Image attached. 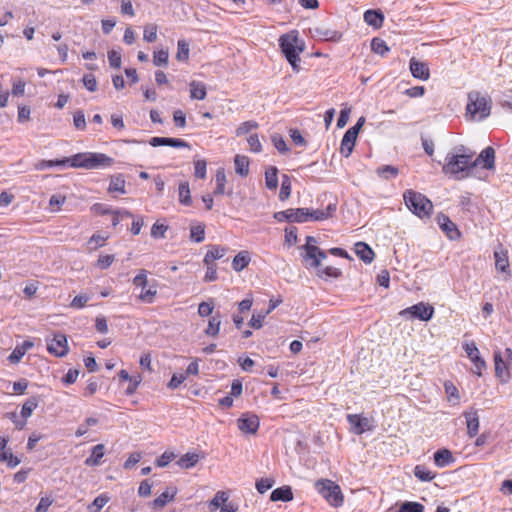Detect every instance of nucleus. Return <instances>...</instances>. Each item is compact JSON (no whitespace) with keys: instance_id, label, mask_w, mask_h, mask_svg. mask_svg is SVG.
<instances>
[{"instance_id":"nucleus-59","label":"nucleus","mask_w":512,"mask_h":512,"mask_svg":"<svg viewBox=\"0 0 512 512\" xmlns=\"http://www.w3.org/2000/svg\"><path fill=\"white\" fill-rule=\"evenodd\" d=\"M274 485V480L271 478H261L256 482V489L260 494H264Z\"/></svg>"},{"instance_id":"nucleus-18","label":"nucleus","mask_w":512,"mask_h":512,"mask_svg":"<svg viewBox=\"0 0 512 512\" xmlns=\"http://www.w3.org/2000/svg\"><path fill=\"white\" fill-rule=\"evenodd\" d=\"M466 419L467 434L470 438L475 437L479 431V416L477 410L471 408L463 413Z\"/></svg>"},{"instance_id":"nucleus-17","label":"nucleus","mask_w":512,"mask_h":512,"mask_svg":"<svg viewBox=\"0 0 512 512\" xmlns=\"http://www.w3.org/2000/svg\"><path fill=\"white\" fill-rule=\"evenodd\" d=\"M347 421L351 425L352 431L357 435H361L370 429L369 420L358 414H348Z\"/></svg>"},{"instance_id":"nucleus-9","label":"nucleus","mask_w":512,"mask_h":512,"mask_svg":"<svg viewBox=\"0 0 512 512\" xmlns=\"http://www.w3.org/2000/svg\"><path fill=\"white\" fill-rule=\"evenodd\" d=\"M274 219L278 222H307V208H290L284 211L275 212Z\"/></svg>"},{"instance_id":"nucleus-35","label":"nucleus","mask_w":512,"mask_h":512,"mask_svg":"<svg viewBox=\"0 0 512 512\" xmlns=\"http://www.w3.org/2000/svg\"><path fill=\"white\" fill-rule=\"evenodd\" d=\"M265 185L269 190H275L278 186V169L270 166L265 171Z\"/></svg>"},{"instance_id":"nucleus-58","label":"nucleus","mask_w":512,"mask_h":512,"mask_svg":"<svg viewBox=\"0 0 512 512\" xmlns=\"http://www.w3.org/2000/svg\"><path fill=\"white\" fill-rule=\"evenodd\" d=\"M109 501V497L106 495L97 496L89 507L92 512H99Z\"/></svg>"},{"instance_id":"nucleus-13","label":"nucleus","mask_w":512,"mask_h":512,"mask_svg":"<svg viewBox=\"0 0 512 512\" xmlns=\"http://www.w3.org/2000/svg\"><path fill=\"white\" fill-rule=\"evenodd\" d=\"M471 166L474 169L478 166L487 170H493L495 168V150L493 147L488 146L481 151L475 160H472Z\"/></svg>"},{"instance_id":"nucleus-8","label":"nucleus","mask_w":512,"mask_h":512,"mask_svg":"<svg viewBox=\"0 0 512 512\" xmlns=\"http://www.w3.org/2000/svg\"><path fill=\"white\" fill-rule=\"evenodd\" d=\"M399 315L406 319H418L421 321H429L434 315V307L429 303L419 302L400 311Z\"/></svg>"},{"instance_id":"nucleus-50","label":"nucleus","mask_w":512,"mask_h":512,"mask_svg":"<svg viewBox=\"0 0 512 512\" xmlns=\"http://www.w3.org/2000/svg\"><path fill=\"white\" fill-rule=\"evenodd\" d=\"M445 392L448 395V401L453 404H458L460 400V395L456 386L451 382H446L444 384Z\"/></svg>"},{"instance_id":"nucleus-64","label":"nucleus","mask_w":512,"mask_h":512,"mask_svg":"<svg viewBox=\"0 0 512 512\" xmlns=\"http://www.w3.org/2000/svg\"><path fill=\"white\" fill-rule=\"evenodd\" d=\"M206 161L205 160H197L194 162L195 168V177L199 179H204L206 177Z\"/></svg>"},{"instance_id":"nucleus-33","label":"nucleus","mask_w":512,"mask_h":512,"mask_svg":"<svg viewBox=\"0 0 512 512\" xmlns=\"http://www.w3.org/2000/svg\"><path fill=\"white\" fill-rule=\"evenodd\" d=\"M125 179L122 174H117L111 177L108 191L110 193L118 192L121 194H125Z\"/></svg>"},{"instance_id":"nucleus-19","label":"nucleus","mask_w":512,"mask_h":512,"mask_svg":"<svg viewBox=\"0 0 512 512\" xmlns=\"http://www.w3.org/2000/svg\"><path fill=\"white\" fill-rule=\"evenodd\" d=\"M337 206L335 203H330L325 210L322 209H309L307 208V221H322L326 220L335 213Z\"/></svg>"},{"instance_id":"nucleus-7","label":"nucleus","mask_w":512,"mask_h":512,"mask_svg":"<svg viewBox=\"0 0 512 512\" xmlns=\"http://www.w3.org/2000/svg\"><path fill=\"white\" fill-rule=\"evenodd\" d=\"M316 242L315 237L307 236L306 244L303 246V249L305 250L304 260L308 266L313 268H319L321 266V261L327 258L326 252L316 246Z\"/></svg>"},{"instance_id":"nucleus-37","label":"nucleus","mask_w":512,"mask_h":512,"mask_svg":"<svg viewBox=\"0 0 512 512\" xmlns=\"http://www.w3.org/2000/svg\"><path fill=\"white\" fill-rule=\"evenodd\" d=\"M177 493L176 488L169 487L163 493H161L155 500L153 501V505L155 507H163L169 501L173 500Z\"/></svg>"},{"instance_id":"nucleus-28","label":"nucleus","mask_w":512,"mask_h":512,"mask_svg":"<svg viewBox=\"0 0 512 512\" xmlns=\"http://www.w3.org/2000/svg\"><path fill=\"white\" fill-rule=\"evenodd\" d=\"M104 445L103 444H97L91 449V454L88 458L85 460V465L94 467L99 466L101 464V460L104 456Z\"/></svg>"},{"instance_id":"nucleus-45","label":"nucleus","mask_w":512,"mask_h":512,"mask_svg":"<svg viewBox=\"0 0 512 512\" xmlns=\"http://www.w3.org/2000/svg\"><path fill=\"white\" fill-rule=\"evenodd\" d=\"M38 406V398L33 396L28 398L22 405L21 416L26 419L31 416L32 412Z\"/></svg>"},{"instance_id":"nucleus-11","label":"nucleus","mask_w":512,"mask_h":512,"mask_svg":"<svg viewBox=\"0 0 512 512\" xmlns=\"http://www.w3.org/2000/svg\"><path fill=\"white\" fill-rule=\"evenodd\" d=\"M47 350L56 357H63L68 353L67 338L62 333H56L51 339H46Z\"/></svg>"},{"instance_id":"nucleus-61","label":"nucleus","mask_w":512,"mask_h":512,"mask_svg":"<svg viewBox=\"0 0 512 512\" xmlns=\"http://www.w3.org/2000/svg\"><path fill=\"white\" fill-rule=\"evenodd\" d=\"M82 82L88 91L94 92L97 90V80L93 74H85Z\"/></svg>"},{"instance_id":"nucleus-34","label":"nucleus","mask_w":512,"mask_h":512,"mask_svg":"<svg viewBox=\"0 0 512 512\" xmlns=\"http://www.w3.org/2000/svg\"><path fill=\"white\" fill-rule=\"evenodd\" d=\"M235 172L241 177L249 173V159L246 156L236 155L234 158Z\"/></svg>"},{"instance_id":"nucleus-60","label":"nucleus","mask_w":512,"mask_h":512,"mask_svg":"<svg viewBox=\"0 0 512 512\" xmlns=\"http://www.w3.org/2000/svg\"><path fill=\"white\" fill-rule=\"evenodd\" d=\"M108 61L112 68L119 69L121 67V53L116 50L108 51Z\"/></svg>"},{"instance_id":"nucleus-63","label":"nucleus","mask_w":512,"mask_h":512,"mask_svg":"<svg viewBox=\"0 0 512 512\" xmlns=\"http://www.w3.org/2000/svg\"><path fill=\"white\" fill-rule=\"evenodd\" d=\"M289 135L295 145L303 147L307 145V141L298 129H290Z\"/></svg>"},{"instance_id":"nucleus-57","label":"nucleus","mask_w":512,"mask_h":512,"mask_svg":"<svg viewBox=\"0 0 512 512\" xmlns=\"http://www.w3.org/2000/svg\"><path fill=\"white\" fill-rule=\"evenodd\" d=\"M258 128V123L256 121L250 120L245 121L240 124V126L236 130V135L241 136L249 133L251 130Z\"/></svg>"},{"instance_id":"nucleus-55","label":"nucleus","mask_w":512,"mask_h":512,"mask_svg":"<svg viewBox=\"0 0 512 512\" xmlns=\"http://www.w3.org/2000/svg\"><path fill=\"white\" fill-rule=\"evenodd\" d=\"M143 39L148 43H152L157 39V26L155 24L145 26Z\"/></svg>"},{"instance_id":"nucleus-4","label":"nucleus","mask_w":512,"mask_h":512,"mask_svg":"<svg viewBox=\"0 0 512 512\" xmlns=\"http://www.w3.org/2000/svg\"><path fill=\"white\" fill-rule=\"evenodd\" d=\"M445 160L446 163L442 167L444 173L452 174L457 179H463L473 174L472 155L464 153L448 154Z\"/></svg>"},{"instance_id":"nucleus-44","label":"nucleus","mask_w":512,"mask_h":512,"mask_svg":"<svg viewBox=\"0 0 512 512\" xmlns=\"http://www.w3.org/2000/svg\"><path fill=\"white\" fill-rule=\"evenodd\" d=\"M291 190H292L291 179L288 175L283 174L281 188H280V192H279V199L281 201L287 200L291 195Z\"/></svg>"},{"instance_id":"nucleus-41","label":"nucleus","mask_w":512,"mask_h":512,"mask_svg":"<svg viewBox=\"0 0 512 512\" xmlns=\"http://www.w3.org/2000/svg\"><path fill=\"white\" fill-rule=\"evenodd\" d=\"M414 475L416 478H418L420 481L428 482L435 478V473L430 471L426 466L424 465H416L414 468Z\"/></svg>"},{"instance_id":"nucleus-10","label":"nucleus","mask_w":512,"mask_h":512,"mask_svg":"<svg viewBox=\"0 0 512 512\" xmlns=\"http://www.w3.org/2000/svg\"><path fill=\"white\" fill-rule=\"evenodd\" d=\"M463 349L467 354V357L473 362L474 368L473 373L478 376L482 375V370L486 368L485 360L480 356L479 349L475 342H468L463 344Z\"/></svg>"},{"instance_id":"nucleus-12","label":"nucleus","mask_w":512,"mask_h":512,"mask_svg":"<svg viewBox=\"0 0 512 512\" xmlns=\"http://www.w3.org/2000/svg\"><path fill=\"white\" fill-rule=\"evenodd\" d=\"M260 421L257 415L243 413L237 420L238 429L247 434H255L259 429Z\"/></svg>"},{"instance_id":"nucleus-40","label":"nucleus","mask_w":512,"mask_h":512,"mask_svg":"<svg viewBox=\"0 0 512 512\" xmlns=\"http://www.w3.org/2000/svg\"><path fill=\"white\" fill-rule=\"evenodd\" d=\"M199 461V456L196 453H186L178 461L177 464L180 468L189 469L194 467Z\"/></svg>"},{"instance_id":"nucleus-25","label":"nucleus","mask_w":512,"mask_h":512,"mask_svg":"<svg viewBox=\"0 0 512 512\" xmlns=\"http://www.w3.org/2000/svg\"><path fill=\"white\" fill-rule=\"evenodd\" d=\"M355 253L366 264H370L375 256L374 251L365 242L355 244Z\"/></svg>"},{"instance_id":"nucleus-62","label":"nucleus","mask_w":512,"mask_h":512,"mask_svg":"<svg viewBox=\"0 0 512 512\" xmlns=\"http://www.w3.org/2000/svg\"><path fill=\"white\" fill-rule=\"evenodd\" d=\"M133 284L136 287H141L142 289L146 288L148 285L147 271L144 269L140 270V272L134 277Z\"/></svg>"},{"instance_id":"nucleus-29","label":"nucleus","mask_w":512,"mask_h":512,"mask_svg":"<svg viewBox=\"0 0 512 512\" xmlns=\"http://www.w3.org/2000/svg\"><path fill=\"white\" fill-rule=\"evenodd\" d=\"M227 248L220 246V245H213L211 248L207 251L205 257H204V263L206 265L213 264L215 260L221 259L225 256L227 252Z\"/></svg>"},{"instance_id":"nucleus-56","label":"nucleus","mask_w":512,"mask_h":512,"mask_svg":"<svg viewBox=\"0 0 512 512\" xmlns=\"http://www.w3.org/2000/svg\"><path fill=\"white\" fill-rule=\"evenodd\" d=\"M156 294H157V289L154 285H152V286H149L148 289H145V288L142 289V291L139 295V299L145 303H152L153 298L155 297Z\"/></svg>"},{"instance_id":"nucleus-26","label":"nucleus","mask_w":512,"mask_h":512,"mask_svg":"<svg viewBox=\"0 0 512 512\" xmlns=\"http://www.w3.org/2000/svg\"><path fill=\"white\" fill-rule=\"evenodd\" d=\"M293 499V492L290 486H282L274 489L270 494V500L273 502H288Z\"/></svg>"},{"instance_id":"nucleus-30","label":"nucleus","mask_w":512,"mask_h":512,"mask_svg":"<svg viewBox=\"0 0 512 512\" xmlns=\"http://www.w3.org/2000/svg\"><path fill=\"white\" fill-rule=\"evenodd\" d=\"M494 258H495V267L499 272L502 273H510L509 270V260L506 250L501 251H495L494 252Z\"/></svg>"},{"instance_id":"nucleus-5","label":"nucleus","mask_w":512,"mask_h":512,"mask_svg":"<svg viewBox=\"0 0 512 512\" xmlns=\"http://www.w3.org/2000/svg\"><path fill=\"white\" fill-rule=\"evenodd\" d=\"M403 199L407 208L419 218H429L433 212L432 202L420 192L406 190Z\"/></svg>"},{"instance_id":"nucleus-51","label":"nucleus","mask_w":512,"mask_h":512,"mask_svg":"<svg viewBox=\"0 0 512 512\" xmlns=\"http://www.w3.org/2000/svg\"><path fill=\"white\" fill-rule=\"evenodd\" d=\"M205 238L204 225H196L190 228V239L196 243H201Z\"/></svg>"},{"instance_id":"nucleus-14","label":"nucleus","mask_w":512,"mask_h":512,"mask_svg":"<svg viewBox=\"0 0 512 512\" xmlns=\"http://www.w3.org/2000/svg\"><path fill=\"white\" fill-rule=\"evenodd\" d=\"M493 356L496 377H498L502 383L508 382L511 377L509 365L504 361L503 355L499 350L494 351Z\"/></svg>"},{"instance_id":"nucleus-3","label":"nucleus","mask_w":512,"mask_h":512,"mask_svg":"<svg viewBox=\"0 0 512 512\" xmlns=\"http://www.w3.org/2000/svg\"><path fill=\"white\" fill-rule=\"evenodd\" d=\"M70 167L83 169L108 168L114 164V159L103 153L81 152L70 157Z\"/></svg>"},{"instance_id":"nucleus-1","label":"nucleus","mask_w":512,"mask_h":512,"mask_svg":"<svg viewBox=\"0 0 512 512\" xmlns=\"http://www.w3.org/2000/svg\"><path fill=\"white\" fill-rule=\"evenodd\" d=\"M492 99L487 94L472 90L467 94L465 117L470 121H483L491 114Z\"/></svg>"},{"instance_id":"nucleus-48","label":"nucleus","mask_w":512,"mask_h":512,"mask_svg":"<svg viewBox=\"0 0 512 512\" xmlns=\"http://www.w3.org/2000/svg\"><path fill=\"white\" fill-rule=\"evenodd\" d=\"M371 50L376 54L384 56L390 49L384 40L376 37L371 41Z\"/></svg>"},{"instance_id":"nucleus-47","label":"nucleus","mask_w":512,"mask_h":512,"mask_svg":"<svg viewBox=\"0 0 512 512\" xmlns=\"http://www.w3.org/2000/svg\"><path fill=\"white\" fill-rule=\"evenodd\" d=\"M169 52L168 50L161 49L154 51L153 64L158 67H166L168 65Z\"/></svg>"},{"instance_id":"nucleus-53","label":"nucleus","mask_w":512,"mask_h":512,"mask_svg":"<svg viewBox=\"0 0 512 512\" xmlns=\"http://www.w3.org/2000/svg\"><path fill=\"white\" fill-rule=\"evenodd\" d=\"M228 494L224 491H218L210 501V507L219 508L227 504Z\"/></svg>"},{"instance_id":"nucleus-32","label":"nucleus","mask_w":512,"mask_h":512,"mask_svg":"<svg viewBox=\"0 0 512 512\" xmlns=\"http://www.w3.org/2000/svg\"><path fill=\"white\" fill-rule=\"evenodd\" d=\"M316 35L322 39L327 41H338L341 38V33L336 30L325 28V27H316L315 29Z\"/></svg>"},{"instance_id":"nucleus-27","label":"nucleus","mask_w":512,"mask_h":512,"mask_svg":"<svg viewBox=\"0 0 512 512\" xmlns=\"http://www.w3.org/2000/svg\"><path fill=\"white\" fill-rule=\"evenodd\" d=\"M70 157L56 160H41L35 164V169L42 171L52 167H70Z\"/></svg>"},{"instance_id":"nucleus-43","label":"nucleus","mask_w":512,"mask_h":512,"mask_svg":"<svg viewBox=\"0 0 512 512\" xmlns=\"http://www.w3.org/2000/svg\"><path fill=\"white\" fill-rule=\"evenodd\" d=\"M189 52V44L186 42V40H178L176 59L180 62H187L189 59Z\"/></svg>"},{"instance_id":"nucleus-24","label":"nucleus","mask_w":512,"mask_h":512,"mask_svg":"<svg viewBox=\"0 0 512 512\" xmlns=\"http://www.w3.org/2000/svg\"><path fill=\"white\" fill-rule=\"evenodd\" d=\"M364 21L375 29L383 25L384 15L380 10L370 9L364 12Z\"/></svg>"},{"instance_id":"nucleus-15","label":"nucleus","mask_w":512,"mask_h":512,"mask_svg":"<svg viewBox=\"0 0 512 512\" xmlns=\"http://www.w3.org/2000/svg\"><path fill=\"white\" fill-rule=\"evenodd\" d=\"M437 223L443 232L446 233L447 237L451 240L459 239L461 233L457 228L456 224L450 220V218L444 214H439L437 216Z\"/></svg>"},{"instance_id":"nucleus-46","label":"nucleus","mask_w":512,"mask_h":512,"mask_svg":"<svg viewBox=\"0 0 512 512\" xmlns=\"http://www.w3.org/2000/svg\"><path fill=\"white\" fill-rule=\"evenodd\" d=\"M376 172H377L378 176L382 177L383 179L388 180L391 178H395L398 175L399 170L395 166L383 165L381 167H378Z\"/></svg>"},{"instance_id":"nucleus-23","label":"nucleus","mask_w":512,"mask_h":512,"mask_svg":"<svg viewBox=\"0 0 512 512\" xmlns=\"http://www.w3.org/2000/svg\"><path fill=\"white\" fill-rule=\"evenodd\" d=\"M34 346V343L29 340H25L21 344L17 345L11 354L8 356L10 363L17 364L21 361L22 357L26 352Z\"/></svg>"},{"instance_id":"nucleus-38","label":"nucleus","mask_w":512,"mask_h":512,"mask_svg":"<svg viewBox=\"0 0 512 512\" xmlns=\"http://www.w3.org/2000/svg\"><path fill=\"white\" fill-rule=\"evenodd\" d=\"M250 262L249 253L246 251L239 252L232 261V268L239 272L246 268Z\"/></svg>"},{"instance_id":"nucleus-6","label":"nucleus","mask_w":512,"mask_h":512,"mask_svg":"<svg viewBox=\"0 0 512 512\" xmlns=\"http://www.w3.org/2000/svg\"><path fill=\"white\" fill-rule=\"evenodd\" d=\"M315 487L319 494H321L330 505L339 507L343 504L341 489L335 482L328 479L318 480L315 483Z\"/></svg>"},{"instance_id":"nucleus-54","label":"nucleus","mask_w":512,"mask_h":512,"mask_svg":"<svg viewBox=\"0 0 512 512\" xmlns=\"http://www.w3.org/2000/svg\"><path fill=\"white\" fill-rule=\"evenodd\" d=\"M73 125L77 130L86 129V119L83 110H77L73 115Z\"/></svg>"},{"instance_id":"nucleus-31","label":"nucleus","mask_w":512,"mask_h":512,"mask_svg":"<svg viewBox=\"0 0 512 512\" xmlns=\"http://www.w3.org/2000/svg\"><path fill=\"white\" fill-rule=\"evenodd\" d=\"M190 97L192 99L204 100L207 95L206 85L199 81L190 83Z\"/></svg>"},{"instance_id":"nucleus-36","label":"nucleus","mask_w":512,"mask_h":512,"mask_svg":"<svg viewBox=\"0 0 512 512\" xmlns=\"http://www.w3.org/2000/svg\"><path fill=\"white\" fill-rule=\"evenodd\" d=\"M221 326V315L220 313H216L215 315L211 316L208 321V326L205 329V334L207 336L215 337L219 334Z\"/></svg>"},{"instance_id":"nucleus-16","label":"nucleus","mask_w":512,"mask_h":512,"mask_svg":"<svg viewBox=\"0 0 512 512\" xmlns=\"http://www.w3.org/2000/svg\"><path fill=\"white\" fill-rule=\"evenodd\" d=\"M149 144L153 147H158V146H170L173 148H189L190 147L188 142H186L180 138H170V137H152L149 140Z\"/></svg>"},{"instance_id":"nucleus-21","label":"nucleus","mask_w":512,"mask_h":512,"mask_svg":"<svg viewBox=\"0 0 512 512\" xmlns=\"http://www.w3.org/2000/svg\"><path fill=\"white\" fill-rule=\"evenodd\" d=\"M410 71L414 78L428 80L430 76L429 68L426 63L417 61L415 58L410 60Z\"/></svg>"},{"instance_id":"nucleus-39","label":"nucleus","mask_w":512,"mask_h":512,"mask_svg":"<svg viewBox=\"0 0 512 512\" xmlns=\"http://www.w3.org/2000/svg\"><path fill=\"white\" fill-rule=\"evenodd\" d=\"M179 202L182 205L190 206L192 204V198L190 195L189 183L187 181L181 182L178 188Z\"/></svg>"},{"instance_id":"nucleus-2","label":"nucleus","mask_w":512,"mask_h":512,"mask_svg":"<svg viewBox=\"0 0 512 512\" xmlns=\"http://www.w3.org/2000/svg\"><path fill=\"white\" fill-rule=\"evenodd\" d=\"M279 47L294 72L300 71L299 54L305 49V43L299 38V33L292 30L279 38Z\"/></svg>"},{"instance_id":"nucleus-42","label":"nucleus","mask_w":512,"mask_h":512,"mask_svg":"<svg viewBox=\"0 0 512 512\" xmlns=\"http://www.w3.org/2000/svg\"><path fill=\"white\" fill-rule=\"evenodd\" d=\"M317 275L320 278L328 279V278H339L342 275V272L340 269L333 267V266H327V267H319L317 268Z\"/></svg>"},{"instance_id":"nucleus-20","label":"nucleus","mask_w":512,"mask_h":512,"mask_svg":"<svg viewBox=\"0 0 512 512\" xmlns=\"http://www.w3.org/2000/svg\"><path fill=\"white\" fill-rule=\"evenodd\" d=\"M357 136L354 131L347 130L341 140L340 153L344 157H349L354 149Z\"/></svg>"},{"instance_id":"nucleus-52","label":"nucleus","mask_w":512,"mask_h":512,"mask_svg":"<svg viewBox=\"0 0 512 512\" xmlns=\"http://www.w3.org/2000/svg\"><path fill=\"white\" fill-rule=\"evenodd\" d=\"M110 214H112V216H113L112 217V225L114 227H116L120 223V221L123 220L124 218L133 217L132 213L125 209L112 210Z\"/></svg>"},{"instance_id":"nucleus-49","label":"nucleus","mask_w":512,"mask_h":512,"mask_svg":"<svg viewBox=\"0 0 512 512\" xmlns=\"http://www.w3.org/2000/svg\"><path fill=\"white\" fill-rule=\"evenodd\" d=\"M424 505L419 502L405 501L403 502L398 512H424Z\"/></svg>"},{"instance_id":"nucleus-22","label":"nucleus","mask_w":512,"mask_h":512,"mask_svg":"<svg viewBox=\"0 0 512 512\" xmlns=\"http://www.w3.org/2000/svg\"><path fill=\"white\" fill-rule=\"evenodd\" d=\"M434 463L439 468H444L454 463L455 458L449 449H438L433 455Z\"/></svg>"}]
</instances>
